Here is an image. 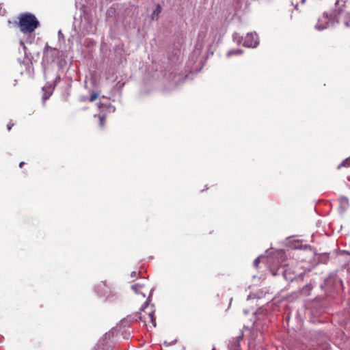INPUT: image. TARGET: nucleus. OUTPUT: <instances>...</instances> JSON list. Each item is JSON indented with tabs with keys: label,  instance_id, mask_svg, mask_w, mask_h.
<instances>
[{
	"label": "nucleus",
	"instance_id": "obj_4",
	"mask_svg": "<svg viewBox=\"0 0 350 350\" xmlns=\"http://www.w3.org/2000/svg\"><path fill=\"white\" fill-rule=\"evenodd\" d=\"M349 0H336L334 15L335 17L340 16L347 12V3Z\"/></svg>",
	"mask_w": 350,
	"mask_h": 350
},
{
	"label": "nucleus",
	"instance_id": "obj_24",
	"mask_svg": "<svg viewBox=\"0 0 350 350\" xmlns=\"http://www.w3.org/2000/svg\"><path fill=\"white\" fill-rule=\"evenodd\" d=\"M349 47H350V44H349Z\"/></svg>",
	"mask_w": 350,
	"mask_h": 350
},
{
	"label": "nucleus",
	"instance_id": "obj_10",
	"mask_svg": "<svg viewBox=\"0 0 350 350\" xmlns=\"http://www.w3.org/2000/svg\"><path fill=\"white\" fill-rule=\"evenodd\" d=\"M94 118H97L99 120V126L103 129L105 124L106 116L105 114L94 115Z\"/></svg>",
	"mask_w": 350,
	"mask_h": 350
},
{
	"label": "nucleus",
	"instance_id": "obj_13",
	"mask_svg": "<svg viewBox=\"0 0 350 350\" xmlns=\"http://www.w3.org/2000/svg\"><path fill=\"white\" fill-rule=\"evenodd\" d=\"M99 95H100L99 92H97L92 93L89 98V101L93 102V101L96 100L98 98Z\"/></svg>",
	"mask_w": 350,
	"mask_h": 350
},
{
	"label": "nucleus",
	"instance_id": "obj_11",
	"mask_svg": "<svg viewBox=\"0 0 350 350\" xmlns=\"http://www.w3.org/2000/svg\"><path fill=\"white\" fill-rule=\"evenodd\" d=\"M161 12V8L160 5H157L155 10H154L152 14V16H151L152 19L157 18V17L159 16Z\"/></svg>",
	"mask_w": 350,
	"mask_h": 350
},
{
	"label": "nucleus",
	"instance_id": "obj_1",
	"mask_svg": "<svg viewBox=\"0 0 350 350\" xmlns=\"http://www.w3.org/2000/svg\"><path fill=\"white\" fill-rule=\"evenodd\" d=\"M135 296L136 301L142 302V304L147 306L149 305L150 297L152 296V287L150 282L144 280L143 282H137L131 286Z\"/></svg>",
	"mask_w": 350,
	"mask_h": 350
},
{
	"label": "nucleus",
	"instance_id": "obj_15",
	"mask_svg": "<svg viewBox=\"0 0 350 350\" xmlns=\"http://www.w3.org/2000/svg\"><path fill=\"white\" fill-rule=\"evenodd\" d=\"M283 275L284 276V278L286 279V280H293V277H288V271L286 269H285L283 272Z\"/></svg>",
	"mask_w": 350,
	"mask_h": 350
},
{
	"label": "nucleus",
	"instance_id": "obj_8",
	"mask_svg": "<svg viewBox=\"0 0 350 350\" xmlns=\"http://www.w3.org/2000/svg\"><path fill=\"white\" fill-rule=\"evenodd\" d=\"M228 347L230 350H241L240 349V338H233L230 341L228 345Z\"/></svg>",
	"mask_w": 350,
	"mask_h": 350
},
{
	"label": "nucleus",
	"instance_id": "obj_5",
	"mask_svg": "<svg viewBox=\"0 0 350 350\" xmlns=\"http://www.w3.org/2000/svg\"><path fill=\"white\" fill-rule=\"evenodd\" d=\"M332 19V15L325 12L322 16L319 19L317 24L315 25V28L317 30H323L328 27L329 23Z\"/></svg>",
	"mask_w": 350,
	"mask_h": 350
},
{
	"label": "nucleus",
	"instance_id": "obj_21",
	"mask_svg": "<svg viewBox=\"0 0 350 350\" xmlns=\"http://www.w3.org/2000/svg\"><path fill=\"white\" fill-rule=\"evenodd\" d=\"M103 107H104V105H103V104L100 103V104L98 105V108H99L100 110H102V109H103Z\"/></svg>",
	"mask_w": 350,
	"mask_h": 350
},
{
	"label": "nucleus",
	"instance_id": "obj_22",
	"mask_svg": "<svg viewBox=\"0 0 350 350\" xmlns=\"http://www.w3.org/2000/svg\"><path fill=\"white\" fill-rule=\"evenodd\" d=\"M21 44L23 45L24 49H26V46L25 45V43L23 42H21Z\"/></svg>",
	"mask_w": 350,
	"mask_h": 350
},
{
	"label": "nucleus",
	"instance_id": "obj_6",
	"mask_svg": "<svg viewBox=\"0 0 350 350\" xmlns=\"http://www.w3.org/2000/svg\"><path fill=\"white\" fill-rule=\"evenodd\" d=\"M258 44L256 33H248L244 38L243 45L246 47H256Z\"/></svg>",
	"mask_w": 350,
	"mask_h": 350
},
{
	"label": "nucleus",
	"instance_id": "obj_3",
	"mask_svg": "<svg viewBox=\"0 0 350 350\" xmlns=\"http://www.w3.org/2000/svg\"><path fill=\"white\" fill-rule=\"evenodd\" d=\"M135 317L146 325L151 323L153 327L156 326L154 312L152 308L148 307V305L146 306V305L142 304L139 312L135 314Z\"/></svg>",
	"mask_w": 350,
	"mask_h": 350
},
{
	"label": "nucleus",
	"instance_id": "obj_12",
	"mask_svg": "<svg viewBox=\"0 0 350 350\" xmlns=\"http://www.w3.org/2000/svg\"><path fill=\"white\" fill-rule=\"evenodd\" d=\"M342 167H350V157L347 158L345 159L338 167V169L341 168Z\"/></svg>",
	"mask_w": 350,
	"mask_h": 350
},
{
	"label": "nucleus",
	"instance_id": "obj_9",
	"mask_svg": "<svg viewBox=\"0 0 350 350\" xmlns=\"http://www.w3.org/2000/svg\"><path fill=\"white\" fill-rule=\"evenodd\" d=\"M341 22L346 27L350 28V12H345L342 15Z\"/></svg>",
	"mask_w": 350,
	"mask_h": 350
},
{
	"label": "nucleus",
	"instance_id": "obj_17",
	"mask_svg": "<svg viewBox=\"0 0 350 350\" xmlns=\"http://www.w3.org/2000/svg\"><path fill=\"white\" fill-rule=\"evenodd\" d=\"M14 123H11V122H9L8 124H7V128H8V130L10 131L12 126H14Z\"/></svg>",
	"mask_w": 350,
	"mask_h": 350
},
{
	"label": "nucleus",
	"instance_id": "obj_2",
	"mask_svg": "<svg viewBox=\"0 0 350 350\" xmlns=\"http://www.w3.org/2000/svg\"><path fill=\"white\" fill-rule=\"evenodd\" d=\"M16 24L24 33H31L40 26V22L36 16L29 12L21 14Z\"/></svg>",
	"mask_w": 350,
	"mask_h": 350
},
{
	"label": "nucleus",
	"instance_id": "obj_18",
	"mask_svg": "<svg viewBox=\"0 0 350 350\" xmlns=\"http://www.w3.org/2000/svg\"><path fill=\"white\" fill-rule=\"evenodd\" d=\"M259 262H260V261H259V259H258V258H256V259L254 260V265H255L256 267H258V265Z\"/></svg>",
	"mask_w": 350,
	"mask_h": 350
},
{
	"label": "nucleus",
	"instance_id": "obj_23",
	"mask_svg": "<svg viewBox=\"0 0 350 350\" xmlns=\"http://www.w3.org/2000/svg\"><path fill=\"white\" fill-rule=\"evenodd\" d=\"M107 108H108L109 109H110L113 108V107H112L111 105H109L107 106Z\"/></svg>",
	"mask_w": 350,
	"mask_h": 350
},
{
	"label": "nucleus",
	"instance_id": "obj_16",
	"mask_svg": "<svg viewBox=\"0 0 350 350\" xmlns=\"http://www.w3.org/2000/svg\"><path fill=\"white\" fill-rule=\"evenodd\" d=\"M50 96V94H44L42 96V100L44 103Z\"/></svg>",
	"mask_w": 350,
	"mask_h": 350
},
{
	"label": "nucleus",
	"instance_id": "obj_7",
	"mask_svg": "<svg viewBox=\"0 0 350 350\" xmlns=\"http://www.w3.org/2000/svg\"><path fill=\"white\" fill-rule=\"evenodd\" d=\"M96 291L100 295H105L109 292V288L105 282H101L96 286Z\"/></svg>",
	"mask_w": 350,
	"mask_h": 350
},
{
	"label": "nucleus",
	"instance_id": "obj_14",
	"mask_svg": "<svg viewBox=\"0 0 350 350\" xmlns=\"http://www.w3.org/2000/svg\"><path fill=\"white\" fill-rule=\"evenodd\" d=\"M242 53V51L240 50V49H237V50H232V51H230L227 55L228 57H230L231 55H240Z\"/></svg>",
	"mask_w": 350,
	"mask_h": 350
},
{
	"label": "nucleus",
	"instance_id": "obj_20",
	"mask_svg": "<svg viewBox=\"0 0 350 350\" xmlns=\"http://www.w3.org/2000/svg\"><path fill=\"white\" fill-rule=\"evenodd\" d=\"M25 164V163L24 161H21V162L19 163V167H20L21 168H22Z\"/></svg>",
	"mask_w": 350,
	"mask_h": 350
},
{
	"label": "nucleus",
	"instance_id": "obj_19",
	"mask_svg": "<svg viewBox=\"0 0 350 350\" xmlns=\"http://www.w3.org/2000/svg\"><path fill=\"white\" fill-rule=\"evenodd\" d=\"M131 278H135L137 277V272L136 271H133L131 274Z\"/></svg>",
	"mask_w": 350,
	"mask_h": 350
}]
</instances>
